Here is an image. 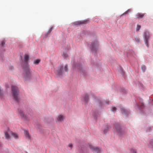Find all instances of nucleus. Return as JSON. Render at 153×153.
I'll list each match as a JSON object with an SVG mask.
<instances>
[{
  "mask_svg": "<svg viewBox=\"0 0 153 153\" xmlns=\"http://www.w3.org/2000/svg\"><path fill=\"white\" fill-rule=\"evenodd\" d=\"M29 57L28 55L25 54L24 56V62L22 64L24 70V74L26 77L30 76L31 74L29 70L28 61L29 60Z\"/></svg>",
  "mask_w": 153,
  "mask_h": 153,
  "instance_id": "obj_1",
  "label": "nucleus"
},
{
  "mask_svg": "<svg viewBox=\"0 0 153 153\" xmlns=\"http://www.w3.org/2000/svg\"><path fill=\"white\" fill-rule=\"evenodd\" d=\"M65 72H68V65H59L55 71L56 74L59 75H62Z\"/></svg>",
  "mask_w": 153,
  "mask_h": 153,
  "instance_id": "obj_2",
  "label": "nucleus"
},
{
  "mask_svg": "<svg viewBox=\"0 0 153 153\" xmlns=\"http://www.w3.org/2000/svg\"><path fill=\"white\" fill-rule=\"evenodd\" d=\"M114 125L120 135L121 136L124 134V132L122 130L121 126L120 124L118 123H116Z\"/></svg>",
  "mask_w": 153,
  "mask_h": 153,
  "instance_id": "obj_3",
  "label": "nucleus"
},
{
  "mask_svg": "<svg viewBox=\"0 0 153 153\" xmlns=\"http://www.w3.org/2000/svg\"><path fill=\"white\" fill-rule=\"evenodd\" d=\"M89 146L90 149L93 152L97 153H100L101 149L100 148L91 145H89Z\"/></svg>",
  "mask_w": 153,
  "mask_h": 153,
  "instance_id": "obj_4",
  "label": "nucleus"
},
{
  "mask_svg": "<svg viewBox=\"0 0 153 153\" xmlns=\"http://www.w3.org/2000/svg\"><path fill=\"white\" fill-rule=\"evenodd\" d=\"M11 89L13 96H17L19 92L17 87L16 86H12Z\"/></svg>",
  "mask_w": 153,
  "mask_h": 153,
  "instance_id": "obj_5",
  "label": "nucleus"
},
{
  "mask_svg": "<svg viewBox=\"0 0 153 153\" xmlns=\"http://www.w3.org/2000/svg\"><path fill=\"white\" fill-rule=\"evenodd\" d=\"M18 112L20 113L21 116L22 117V118L24 120H28L27 117L26 115H25L23 111L20 109H18Z\"/></svg>",
  "mask_w": 153,
  "mask_h": 153,
  "instance_id": "obj_6",
  "label": "nucleus"
},
{
  "mask_svg": "<svg viewBox=\"0 0 153 153\" xmlns=\"http://www.w3.org/2000/svg\"><path fill=\"white\" fill-rule=\"evenodd\" d=\"M98 42L96 41L95 42H93L91 45V49L92 51H94L97 48L98 46Z\"/></svg>",
  "mask_w": 153,
  "mask_h": 153,
  "instance_id": "obj_7",
  "label": "nucleus"
},
{
  "mask_svg": "<svg viewBox=\"0 0 153 153\" xmlns=\"http://www.w3.org/2000/svg\"><path fill=\"white\" fill-rule=\"evenodd\" d=\"M120 108L121 109L122 114L124 115L126 117L129 114V112L123 108L120 107Z\"/></svg>",
  "mask_w": 153,
  "mask_h": 153,
  "instance_id": "obj_8",
  "label": "nucleus"
},
{
  "mask_svg": "<svg viewBox=\"0 0 153 153\" xmlns=\"http://www.w3.org/2000/svg\"><path fill=\"white\" fill-rule=\"evenodd\" d=\"M7 131L8 132H9L11 135L15 138L17 139L18 138V136L17 134L16 133L13 132L12 131H10V129L9 128L7 129Z\"/></svg>",
  "mask_w": 153,
  "mask_h": 153,
  "instance_id": "obj_9",
  "label": "nucleus"
},
{
  "mask_svg": "<svg viewBox=\"0 0 153 153\" xmlns=\"http://www.w3.org/2000/svg\"><path fill=\"white\" fill-rule=\"evenodd\" d=\"M64 117L62 115H59L58 116V117L57 119V121L58 122L60 123L63 120Z\"/></svg>",
  "mask_w": 153,
  "mask_h": 153,
  "instance_id": "obj_10",
  "label": "nucleus"
},
{
  "mask_svg": "<svg viewBox=\"0 0 153 153\" xmlns=\"http://www.w3.org/2000/svg\"><path fill=\"white\" fill-rule=\"evenodd\" d=\"M145 14L144 13H138L136 15L135 17L137 18L141 19L143 18Z\"/></svg>",
  "mask_w": 153,
  "mask_h": 153,
  "instance_id": "obj_11",
  "label": "nucleus"
},
{
  "mask_svg": "<svg viewBox=\"0 0 153 153\" xmlns=\"http://www.w3.org/2000/svg\"><path fill=\"white\" fill-rule=\"evenodd\" d=\"M84 23V22L83 21H76V22H74L73 24V26H75V25H80L81 24H82Z\"/></svg>",
  "mask_w": 153,
  "mask_h": 153,
  "instance_id": "obj_12",
  "label": "nucleus"
},
{
  "mask_svg": "<svg viewBox=\"0 0 153 153\" xmlns=\"http://www.w3.org/2000/svg\"><path fill=\"white\" fill-rule=\"evenodd\" d=\"M82 99L83 100V101L85 103H87L89 100L88 96H82Z\"/></svg>",
  "mask_w": 153,
  "mask_h": 153,
  "instance_id": "obj_13",
  "label": "nucleus"
},
{
  "mask_svg": "<svg viewBox=\"0 0 153 153\" xmlns=\"http://www.w3.org/2000/svg\"><path fill=\"white\" fill-rule=\"evenodd\" d=\"M144 37L145 40H148L149 37V33L148 31H146L144 32Z\"/></svg>",
  "mask_w": 153,
  "mask_h": 153,
  "instance_id": "obj_14",
  "label": "nucleus"
},
{
  "mask_svg": "<svg viewBox=\"0 0 153 153\" xmlns=\"http://www.w3.org/2000/svg\"><path fill=\"white\" fill-rule=\"evenodd\" d=\"M25 134L27 139H30V136L28 131H25Z\"/></svg>",
  "mask_w": 153,
  "mask_h": 153,
  "instance_id": "obj_15",
  "label": "nucleus"
},
{
  "mask_svg": "<svg viewBox=\"0 0 153 153\" xmlns=\"http://www.w3.org/2000/svg\"><path fill=\"white\" fill-rule=\"evenodd\" d=\"M13 99L16 103H18L19 101L18 96H13Z\"/></svg>",
  "mask_w": 153,
  "mask_h": 153,
  "instance_id": "obj_16",
  "label": "nucleus"
},
{
  "mask_svg": "<svg viewBox=\"0 0 153 153\" xmlns=\"http://www.w3.org/2000/svg\"><path fill=\"white\" fill-rule=\"evenodd\" d=\"M137 106V107L140 109V108H142L144 107V105L143 103L141 102L140 104V107L139 106V105L138 104H136Z\"/></svg>",
  "mask_w": 153,
  "mask_h": 153,
  "instance_id": "obj_17",
  "label": "nucleus"
},
{
  "mask_svg": "<svg viewBox=\"0 0 153 153\" xmlns=\"http://www.w3.org/2000/svg\"><path fill=\"white\" fill-rule=\"evenodd\" d=\"M5 42L4 40L1 41V43L0 44V45L1 47L3 48L5 47Z\"/></svg>",
  "mask_w": 153,
  "mask_h": 153,
  "instance_id": "obj_18",
  "label": "nucleus"
},
{
  "mask_svg": "<svg viewBox=\"0 0 153 153\" xmlns=\"http://www.w3.org/2000/svg\"><path fill=\"white\" fill-rule=\"evenodd\" d=\"M40 61V60L39 59H35L33 63L35 65H37L39 63Z\"/></svg>",
  "mask_w": 153,
  "mask_h": 153,
  "instance_id": "obj_19",
  "label": "nucleus"
},
{
  "mask_svg": "<svg viewBox=\"0 0 153 153\" xmlns=\"http://www.w3.org/2000/svg\"><path fill=\"white\" fill-rule=\"evenodd\" d=\"M5 135L6 138L7 139H8L9 138V135L7 132H5Z\"/></svg>",
  "mask_w": 153,
  "mask_h": 153,
  "instance_id": "obj_20",
  "label": "nucleus"
},
{
  "mask_svg": "<svg viewBox=\"0 0 153 153\" xmlns=\"http://www.w3.org/2000/svg\"><path fill=\"white\" fill-rule=\"evenodd\" d=\"M108 126H106L104 130V133L105 134L107 132V131H108Z\"/></svg>",
  "mask_w": 153,
  "mask_h": 153,
  "instance_id": "obj_21",
  "label": "nucleus"
},
{
  "mask_svg": "<svg viewBox=\"0 0 153 153\" xmlns=\"http://www.w3.org/2000/svg\"><path fill=\"white\" fill-rule=\"evenodd\" d=\"M63 55L65 59L66 58L68 57V55L66 53H63Z\"/></svg>",
  "mask_w": 153,
  "mask_h": 153,
  "instance_id": "obj_22",
  "label": "nucleus"
},
{
  "mask_svg": "<svg viewBox=\"0 0 153 153\" xmlns=\"http://www.w3.org/2000/svg\"><path fill=\"white\" fill-rule=\"evenodd\" d=\"M141 28V26L140 25H137V27L136 29V30L137 31H139L140 29Z\"/></svg>",
  "mask_w": 153,
  "mask_h": 153,
  "instance_id": "obj_23",
  "label": "nucleus"
},
{
  "mask_svg": "<svg viewBox=\"0 0 153 153\" xmlns=\"http://www.w3.org/2000/svg\"><path fill=\"white\" fill-rule=\"evenodd\" d=\"M145 43L147 47L149 46V40H145Z\"/></svg>",
  "mask_w": 153,
  "mask_h": 153,
  "instance_id": "obj_24",
  "label": "nucleus"
},
{
  "mask_svg": "<svg viewBox=\"0 0 153 153\" xmlns=\"http://www.w3.org/2000/svg\"><path fill=\"white\" fill-rule=\"evenodd\" d=\"M131 153H136V150L134 149H132L131 150Z\"/></svg>",
  "mask_w": 153,
  "mask_h": 153,
  "instance_id": "obj_25",
  "label": "nucleus"
},
{
  "mask_svg": "<svg viewBox=\"0 0 153 153\" xmlns=\"http://www.w3.org/2000/svg\"><path fill=\"white\" fill-rule=\"evenodd\" d=\"M141 69L143 71H144L145 70L146 67L144 65H143L141 66Z\"/></svg>",
  "mask_w": 153,
  "mask_h": 153,
  "instance_id": "obj_26",
  "label": "nucleus"
},
{
  "mask_svg": "<svg viewBox=\"0 0 153 153\" xmlns=\"http://www.w3.org/2000/svg\"><path fill=\"white\" fill-rule=\"evenodd\" d=\"M53 29V28L52 27H51L48 32V33H50L52 31Z\"/></svg>",
  "mask_w": 153,
  "mask_h": 153,
  "instance_id": "obj_27",
  "label": "nucleus"
},
{
  "mask_svg": "<svg viewBox=\"0 0 153 153\" xmlns=\"http://www.w3.org/2000/svg\"><path fill=\"white\" fill-rule=\"evenodd\" d=\"M136 41L137 43L140 42V40L139 39L137 38H136Z\"/></svg>",
  "mask_w": 153,
  "mask_h": 153,
  "instance_id": "obj_28",
  "label": "nucleus"
},
{
  "mask_svg": "<svg viewBox=\"0 0 153 153\" xmlns=\"http://www.w3.org/2000/svg\"><path fill=\"white\" fill-rule=\"evenodd\" d=\"M112 108V111H116L117 109V108L115 107H113Z\"/></svg>",
  "mask_w": 153,
  "mask_h": 153,
  "instance_id": "obj_29",
  "label": "nucleus"
},
{
  "mask_svg": "<svg viewBox=\"0 0 153 153\" xmlns=\"http://www.w3.org/2000/svg\"><path fill=\"white\" fill-rule=\"evenodd\" d=\"M69 147L72 148V147L73 146L72 144H69L68 145Z\"/></svg>",
  "mask_w": 153,
  "mask_h": 153,
  "instance_id": "obj_30",
  "label": "nucleus"
},
{
  "mask_svg": "<svg viewBox=\"0 0 153 153\" xmlns=\"http://www.w3.org/2000/svg\"><path fill=\"white\" fill-rule=\"evenodd\" d=\"M127 13V12H126L125 13Z\"/></svg>",
  "mask_w": 153,
  "mask_h": 153,
  "instance_id": "obj_31",
  "label": "nucleus"
}]
</instances>
